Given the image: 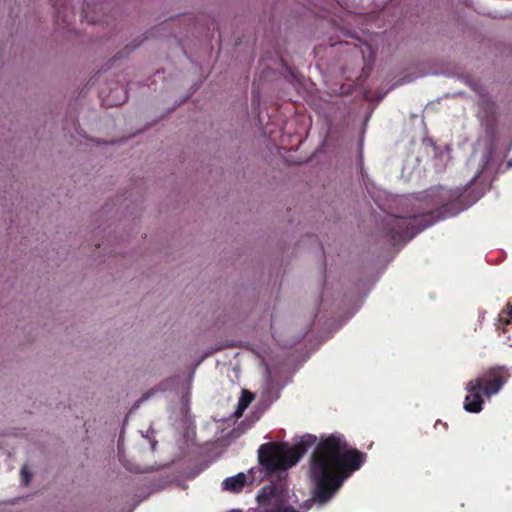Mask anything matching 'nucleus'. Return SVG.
I'll use <instances>...</instances> for the list:
<instances>
[{
  "label": "nucleus",
  "instance_id": "3",
  "mask_svg": "<svg viewBox=\"0 0 512 512\" xmlns=\"http://www.w3.org/2000/svg\"><path fill=\"white\" fill-rule=\"evenodd\" d=\"M509 369L505 366H492L485 369L474 380V387H481L485 397L490 398L497 394L510 378Z\"/></svg>",
  "mask_w": 512,
  "mask_h": 512
},
{
  "label": "nucleus",
  "instance_id": "8",
  "mask_svg": "<svg viewBox=\"0 0 512 512\" xmlns=\"http://www.w3.org/2000/svg\"><path fill=\"white\" fill-rule=\"evenodd\" d=\"M499 322L506 325L503 332L512 330V304L508 303L506 308L499 315Z\"/></svg>",
  "mask_w": 512,
  "mask_h": 512
},
{
  "label": "nucleus",
  "instance_id": "5",
  "mask_svg": "<svg viewBox=\"0 0 512 512\" xmlns=\"http://www.w3.org/2000/svg\"><path fill=\"white\" fill-rule=\"evenodd\" d=\"M247 483V477L244 473H238L235 476L228 477L222 482V489L231 493H239Z\"/></svg>",
  "mask_w": 512,
  "mask_h": 512
},
{
  "label": "nucleus",
  "instance_id": "6",
  "mask_svg": "<svg viewBox=\"0 0 512 512\" xmlns=\"http://www.w3.org/2000/svg\"><path fill=\"white\" fill-rule=\"evenodd\" d=\"M480 111L479 115L483 117L485 120V125L487 128L492 127L494 123V116L496 112L495 103L487 98L482 99L479 103Z\"/></svg>",
  "mask_w": 512,
  "mask_h": 512
},
{
  "label": "nucleus",
  "instance_id": "1",
  "mask_svg": "<svg viewBox=\"0 0 512 512\" xmlns=\"http://www.w3.org/2000/svg\"><path fill=\"white\" fill-rule=\"evenodd\" d=\"M315 444L310 459V473L315 482L314 499L324 504L366 460V454L351 448L343 435L331 434L317 442L316 436L308 434L293 446L264 443L258 449V459L269 474L286 471L296 465Z\"/></svg>",
  "mask_w": 512,
  "mask_h": 512
},
{
  "label": "nucleus",
  "instance_id": "9",
  "mask_svg": "<svg viewBox=\"0 0 512 512\" xmlns=\"http://www.w3.org/2000/svg\"><path fill=\"white\" fill-rule=\"evenodd\" d=\"M21 476H22V482L24 483V485H27L31 479V474L28 472L26 466H24L21 469Z\"/></svg>",
  "mask_w": 512,
  "mask_h": 512
},
{
  "label": "nucleus",
  "instance_id": "4",
  "mask_svg": "<svg viewBox=\"0 0 512 512\" xmlns=\"http://www.w3.org/2000/svg\"><path fill=\"white\" fill-rule=\"evenodd\" d=\"M472 387H474V380H470L466 384L465 389L467 391V395L464 401V409L470 413H479L483 409V397L485 395L483 394V389L481 387H478L477 389Z\"/></svg>",
  "mask_w": 512,
  "mask_h": 512
},
{
  "label": "nucleus",
  "instance_id": "2",
  "mask_svg": "<svg viewBox=\"0 0 512 512\" xmlns=\"http://www.w3.org/2000/svg\"><path fill=\"white\" fill-rule=\"evenodd\" d=\"M424 199L429 212L409 217L391 215L384 220L383 229L391 243L407 242L438 220L455 216L467 207L460 189L433 188Z\"/></svg>",
  "mask_w": 512,
  "mask_h": 512
},
{
  "label": "nucleus",
  "instance_id": "7",
  "mask_svg": "<svg viewBox=\"0 0 512 512\" xmlns=\"http://www.w3.org/2000/svg\"><path fill=\"white\" fill-rule=\"evenodd\" d=\"M254 396L251 392L247 390L242 391V395L239 399L237 409L235 411V416L240 417L242 416L245 409L249 406V404L253 401Z\"/></svg>",
  "mask_w": 512,
  "mask_h": 512
}]
</instances>
